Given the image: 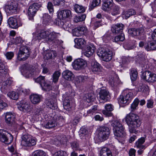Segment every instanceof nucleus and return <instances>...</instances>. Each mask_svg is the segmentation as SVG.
<instances>
[{
    "label": "nucleus",
    "instance_id": "f257e3e1",
    "mask_svg": "<svg viewBox=\"0 0 156 156\" xmlns=\"http://www.w3.org/2000/svg\"><path fill=\"white\" fill-rule=\"evenodd\" d=\"M60 35L59 33L54 31L50 32L48 31H41L40 33L35 32L33 33V37L35 40L47 38V41L48 43L53 45L61 46L63 41L61 40L57 39Z\"/></svg>",
    "mask_w": 156,
    "mask_h": 156
},
{
    "label": "nucleus",
    "instance_id": "f03ea898",
    "mask_svg": "<svg viewBox=\"0 0 156 156\" xmlns=\"http://www.w3.org/2000/svg\"><path fill=\"white\" fill-rule=\"evenodd\" d=\"M141 124L139 117L137 115L130 113L127 115V125L130 133H136L137 131L136 128L139 127Z\"/></svg>",
    "mask_w": 156,
    "mask_h": 156
},
{
    "label": "nucleus",
    "instance_id": "7ed1b4c3",
    "mask_svg": "<svg viewBox=\"0 0 156 156\" xmlns=\"http://www.w3.org/2000/svg\"><path fill=\"white\" fill-rule=\"evenodd\" d=\"M110 133L108 127L105 126H100L97 131L98 137L101 141H104L108 138Z\"/></svg>",
    "mask_w": 156,
    "mask_h": 156
},
{
    "label": "nucleus",
    "instance_id": "20e7f679",
    "mask_svg": "<svg viewBox=\"0 0 156 156\" xmlns=\"http://www.w3.org/2000/svg\"><path fill=\"white\" fill-rule=\"evenodd\" d=\"M30 51L26 46H21L17 54V58L19 61H25L29 56Z\"/></svg>",
    "mask_w": 156,
    "mask_h": 156
},
{
    "label": "nucleus",
    "instance_id": "39448f33",
    "mask_svg": "<svg viewBox=\"0 0 156 156\" xmlns=\"http://www.w3.org/2000/svg\"><path fill=\"white\" fill-rule=\"evenodd\" d=\"M21 145L26 147H30L36 145V141L35 139L32 138L31 136L28 134L23 135L21 137Z\"/></svg>",
    "mask_w": 156,
    "mask_h": 156
},
{
    "label": "nucleus",
    "instance_id": "423d86ee",
    "mask_svg": "<svg viewBox=\"0 0 156 156\" xmlns=\"http://www.w3.org/2000/svg\"><path fill=\"white\" fill-rule=\"evenodd\" d=\"M97 54L99 57H101L103 60L106 62L110 61L112 58V53L111 51H106L102 48H99Z\"/></svg>",
    "mask_w": 156,
    "mask_h": 156
},
{
    "label": "nucleus",
    "instance_id": "0eeeda50",
    "mask_svg": "<svg viewBox=\"0 0 156 156\" xmlns=\"http://www.w3.org/2000/svg\"><path fill=\"white\" fill-rule=\"evenodd\" d=\"M111 125L113 127V130L115 136L117 137L121 136L124 132L122 125L117 120L113 122Z\"/></svg>",
    "mask_w": 156,
    "mask_h": 156
},
{
    "label": "nucleus",
    "instance_id": "6e6552de",
    "mask_svg": "<svg viewBox=\"0 0 156 156\" xmlns=\"http://www.w3.org/2000/svg\"><path fill=\"white\" fill-rule=\"evenodd\" d=\"M41 6V5L40 4L34 3L29 6L28 10V14L30 20L33 19V18L36 13L37 11Z\"/></svg>",
    "mask_w": 156,
    "mask_h": 156
},
{
    "label": "nucleus",
    "instance_id": "1a4fd4ad",
    "mask_svg": "<svg viewBox=\"0 0 156 156\" xmlns=\"http://www.w3.org/2000/svg\"><path fill=\"white\" fill-rule=\"evenodd\" d=\"M35 82L39 83L44 90L47 91H49L51 89V86L49 84L46 82L45 77L44 76H40L36 80Z\"/></svg>",
    "mask_w": 156,
    "mask_h": 156
},
{
    "label": "nucleus",
    "instance_id": "9d476101",
    "mask_svg": "<svg viewBox=\"0 0 156 156\" xmlns=\"http://www.w3.org/2000/svg\"><path fill=\"white\" fill-rule=\"evenodd\" d=\"M73 68L78 70L84 69L87 66L86 61L82 58H78L75 60L72 63Z\"/></svg>",
    "mask_w": 156,
    "mask_h": 156
},
{
    "label": "nucleus",
    "instance_id": "9b49d317",
    "mask_svg": "<svg viewBox=\"0 0 156 156\" xmlns=\"http://www.w3.org/2000/svg\"><path fill=\"white\" fill-rule=\"evenodd\" d=\"M141 78L149 82L156 81V74L149 71H146L142 74Z\"/></svg>",
    "mask_w": 156,
    "mask_h": 156
},
{
    "label": "nucleus",
    "instance_id": "f8f14e48",
    "mask_svg": "<svg viewBox=\"0 0 156 156\" xmlns=\"http://www.w3.org/2000/svg\"><path fill=\"white\" fill-rule=\"evenodd\" d=\"M5 122L9 126H12L15 122V115L11 112L4 113Z\"/></svg>",
    "mask_w": 156,
    "mask_h": 156
},
{
    "label": "nucleus",
    "instance_id": "ddd939ff",
    "mask_svg": "<svg viewBox=\"0 0 156 156\" xmlns=\"http://www.w3.org/2000/svg\"><path fill=\"white\" fill-rule=\"evenodd\" d=\"M6 133L9 134V136H7L6 133L1 132L0 131V140L5 144H9L12 142L13 136L11 133L7 132Z\"/></svg>",
    "mask_w": 156,
    "mask_h": 156
},
{
    "label": "nucleus",
    "instance_id": "4468645a",
    "mask_svg": "<svg viewBox=\"0 0 156 156\" xmlns=\"http://www.w3.org/2000/svg\"><path fill=\"white\" fill-rule=\"evenodd\" d=\"M8 23L9 27L13 29H16L22 25L20 21L19 20V21L18 20L13 17L9 18L8 20Z\"/></svg>",
    "mask_w": 156,
    "mask_h": 156
},
{
    "label": "nucleus",
    "instance_id": "2eb2a0df",
    "mask_svg": "<svg viewBox=\"0 0 156 156\" xmlns=\"http://www.w3.org/2000/svg\"><path fill=\"white\" fill-rule=\"evenodd\" d=\"M124 25L122 23L113 25L111 29L112 33L114 34H117L122 32Z\"/></svg>",
    "mask_w": 156,
    "mask_h": 156
},
{
    "label": "nucleus",
    "instance_id": "dca6fc26",
    "mask_svg": "<svg viewBox=\"0 0 156 156\" xmlns=\"http://www.w3.org/2000/svg\"><path fill=\"white\" fill-rule=\"evenodd\" d=\"M18 108L20 111L24 112H29L31 110L30 105L24 101L21 102L20 105H19Z\"/></svg>",
    "mask_w": 156,
    "mask_h": 156
},
{
    "label": "nucleus",
    "instance_id": "f3484780",
    "mask_svg": "<svg viewBox=\"0 0 156 156\" xmlns=\"http://www.w3.org/2000/svg\"><path fill=\"white\" fill-rule=\"evenodd\" d=\"M95 49V48L93 44H88L87 46L85 51L84 52V55L87 57H90L94 52Z\"/></svg>",
    "mask_w": 156,
    "mask_h": 156
},
{
    "label": "nucleus",
    "instance_id": "a211bd4d",
    "mask_svg": "<svg viewBox=\"0 0 156 156\" xmlns=\"http://www.w3.org/2000/svg\"><path fill=\"white\" fill-rule=\"evenodd\" d=\"M100 99L104 101V102L108 101L110 98L109 92L106 90L101 89L99 93Z\"/></svg>",
    "mask_w": 156,
    "mask_h": 156
},
{
    "label": "nucleus",
    "instance_id": "6ab92c4d",
    "mask_svg": "<svg viewBox=\"0 0 156 156\" xmlns=\"http://www.w3.org/2000/svg\"><path fill=\"white\" fill-rule=\"evenodd\" d=\"M45 103L49 108L52 110L56 109L58 108L56 100L55 98H50L45 101Z\"/></svg>",
    "mask_w": 156,
    "mask_h": 156
},
{
    "label": "nucleus",
    "instance_id": "aec40b11",
    "mask_svg": "<svg viewBox=\"0 0 156 156\" xmlns=\"http://www.w3.org/2000/svg\"><path fill=\"white\" fill-rule=\"evenodd\" d=\"M62 74L63 78L68 81H72L74 79V74L69 70H66L64 71Z\"/></svg>",
    "mask_w": 156,
    "mask_h": 156
},
{
    "label": "nucleus",
    "instance_id": "412c9836",
    "mask_svg": "<svg viewBox=\"0 0 156 156\" xmlns=\"http://www.w3.org/2000/svg\"><path fill=\"white\" fill-rule=\"evenodd\" d=\"M105 108V110L102 111V113L103 114L107 116H111L112 115V113L111 112L114 109V107L111 104H106Z\"/></svg>",
    "mask_w": 156,
    "mask_h": 156
},
{
    "label": "nucleus",
    "instance_id": "4be33fe9",
    "mask_svg": "<svg viewBox=\"0 0 156 156\" xmlns=\"http://www.w3.org/2000/svg\"><path fill=\"white\" fill-rule=\"evenodd\" d=\"M75 46L77 48L83 49L86 44V41L83 38H76L75 40Z\"/></svg>",
    "mask_w": 156,
    "mask_h": 156
},
{
    "label": "nucleus",
    "instance_id": "5701e85b",
    "mask_svg": "<svg viewBox=\"0 0 156 156\" xmlns=\"http://www.w3.org/2000/svg\"><path fill=\"white\" fill-rule=\"evenodd\" d=\"M127 94L122 93L119 98H118V101L120 107H124L127 105Z\"/></svg>",
    "mask_w": 156,
    "mask_h": 156
},
{
    "label": "nucleus",
    "instance_id": "b1692460",
    "mask_svg": "<svg viewBox=\"0 0 156 156\" xmlns=\"http://www.w3.org/2000/svg\"><path fill=\"white\" fill-rule=\"evenodd\" d=\"M58 16H62V19H65L66 18H70L72 16L71 11L67 9L61 10L58 12Z\"/></svg>",
    "mask_w": 156,
    "mask_h": 156
},
{
    "label": "nucleus",
    "instance_id": "393cba45",
    "mask_svg": "<svg viewBox=\"0 0 156 156\" xmlns=\"http://www.w3.org/2000/svg\"><path fill=\"white\" fill-rule=\"evenodd\" d=\"M41 96L36 94H31L30 99L31 102L34 104L39 103L41 101Z\"/></svg>",
    "mask_w": 156,
    "mask_h": 156
},
{
    "label": "nucleus",
    "instance_id": "a878e982",
    "mask_svg": "<svg viewBox=\"0 0 156 156\" xmlns=\"http://www.w3.org/2000/svg\"><path fill=\"white\" fill-rule=\"evenodd\" d=\"M103 4L102 8L104 11H106L108 9L114 4L113 0H103Z\"/></svg>",
    "mask_w": 156,
    "mask_h": 156
},
{
    "label": "nucleus",
    "instance_id": "bb28decb",
    "mask_svg": "<svg viewBox=\"0 0 156 156\" xmlns=\"http://www.w3.org/2000/svg\"><path fill=\"white\" fill-rule=\"evenodd\" d=\"M58 124V125H61L60 124V123L56 122L55 120L53 119L48 122L45 125V127L46 128L49 129L54 128L57 126Z\"/></svg>",
    "mask_w": 156,
    "mask_h": 156
},
{
    "label": "nucleus",
    "instance_id": "cd10ccee",
    "mask_svg": "<svg viewBox=\"0 0 156 156\" xmlns=\"http://www.w3.org/2000/svg\"><path fill=\"white\" fill-rule=\"evenodd\" d=\"M91 69L93 72L99 71L100 70V65L97 62L94 61L91 63Z\"/></svg>",
    "mask_w": 156,
    "mask_h": 156
},
{
    "label": "nucleus",
    "instance_id": "c85d7f7f",
    "mask_svg": "<svg viewBox=\"0 0 156 156\" xmlns=\"http://www.w3.org/2000/svg\"><path fill=\"white\" fill-rule=\"evenodd\" d=\"M101 156H112L111 151L106 147H103L100 151Z\"/></svg>",
    "mask_w": 156,
    "mask_h": 156
},
{
    "label": "nucleus",
    "instance_id": "c756f323",
    "mask_svg": "<svg viewBox=\"0 0 156 156\" xmlns=\"http://www.w3.org/2000/svg\"><path fill=\"white\" fill-rule=\"evenodd\" d=\"M145 141V138L144 137H141L136 142V147L140 149H145L146 148L145 146L142 145Z\"/></svg>",
    "mask_w": 156,
    "mask_h": 156
},
{
    "label": "nucleus",
    "instance_id": "7c9ffc66",
    "mask_svg": "<svg viewBox=\"0 0 156 156\" xmlns=\"http://www.w3.org/2000/svg\"><path fill=\"white\" fill-rule=\"evenodd\" d=\"M109 8L112 15L115 16L119 13V7L118 6L114 4Z\"/></svg>",
    "mask_w": 156,
    "mask_h": 156
},
{
    "label": "nucleus",
    "instance_id": "2f4dec72",
    "mask_svg": "<svg viewBox=\"0 0 156 156\" xmlns=\"http://www.w3.org/2000/svg\"><path fill=\"white\" fill-rule=\"evenodd\" d=\"M7 73V71L6 67L1 60L0 59V76L4 77Z\"/></svg>",
    "mask_w": 156,
    "mask_h": 156
},
{
    "label": "nucleus",
    "instance_id": "473e14b6",
    "mask_svg": "<svg viewBox=\"0 0 156 156\" xmlns=\"http://www.w3.org/2000/svg\"><path fill=\"white\" fill-rule=\"evenodd\" d=\"M64 108L66 111L70 112L71 110V107L70 105V101L67 98H66L63 102Z\"/></svg>",
    "mask_w": 156,
    "mask_h": 156
},
{
    "label": "nucleus",
    "instance_id": "72a5a7b5",
    "mask_svg": "<svg viewBox=\"0 0 156 156\" xmlns=\"http://www.w3.org/2000/svg\"><path fill=\"white\" fill-rule=\"evenodd\" d=\"M23 72L24 73L29 77L31 76L33 74L34 70L32 69L30 65H28L23 69Z\"/></svg>",
    "mask_w": 156,
    "mask_h": 156
},
{
    "label": "nucleus",
    "instance_id": "f704fd0d",
    "mask_svg": "<svg viewBox=\"0 0 156 156\" xmlns=\"http://www.w3.org/2000/svg\"><path fill=\"white\" fill-rule=\"evenodd\" d=\"M129 34L132 36H137L141 34V30L139 29H130L128 30Z\"/></svg>",
    "mask_w": 156,
    "mask_h": 156
},
{
    "label": "nucleus",
    "instance_id": "c9c22d12",
    "mask_svg": "<svg viewBox=\"0 0 156 156\" xmlns=\"http://www.w3.org/2000/svg\"><path fill=\"white\" fill-rule=\"evenodd\" d=\"M145 48L147 51L155 50L156 49V43L153 42H150L145 45Z\"/></svg>",
    "mask_w": 156,
    "mask_h": 156
},
{
    "label": "nucleus",
    "instance_id": "e433bc0d",
    "mask_svg": "<svg viewBox=\"0 0 156 156\" xmlns=\"http://www.w3.org/2000/svg\"><path fill=\"white\" fill-rule=\"evenodd\" d=\"M140 102V100L138 98H136L133 103L131 105L130 107V110L131 112H134L137 108L138 104Z\"/></svg>",
    "mask_w": 156,
    "mask_h": 156
},
{
    "label": "nucleus",
    "instance_id": "4c0bfd02",
    "mask_svg": "<svg viewBox=\"0 0 156 156\" xmlns=\"http://www.w3.org/2000/svg\"><path fill=\"white\" fill-rule=\"evenodd\" d=\"M130 78L132 81H134L137 79V72L136 70L134 69H131L130 70Z\"/></svg>",
    "mask_w": 156,
    "mask_h": 156
},
{
    "label": "nucleus",
    "instance_id": "58836bf2",
    "mask_svg": "<svg viewBox=\"0 0 156 156\" xmlns=\"http://www.w3.org/2000/svg\"><path fill=\"white\" fill-rule=\"evenodd\" d=\"M43 23L44 24L47 25L51 21V17L48 14H44L43 16Z\"/></svg>",
    "mask_w": 156,
    "mask_h": 156
},
{
    "label": "nucleus",
    "instance_id": "ea45409f",
    "mask_svg": "<svg viewBox=\"0 0 156 156\" xmlns=\"http://www.w3.org/2000/svg\"><path fill=\"white\" fill-rule=\"evenodd\" d=\"M74 9L75 11L77 13L83 12L85 10V7L78 4H76L75 5Z\"/></svg>",
    "mask_w": 156,
    "mask_h": 156
},
{
    "label": "nucleus",
    "instance_id": "a19ab883",
    "mask_svg": "<svg viewBox=\"0 0 156 156\" xmlns=\"http://www.w3.org/2000/svg\"><path fill=\"white\" fill-rule=\"evenodd\" d=\"M54 23L57 25L62 27L64 28L66 27L67 23H64L63 21H62L60 19H56L54 21Z\"/></svg>",
    "mask_w": 156,
    "mask_h": 156
},
{
    "label": "nucleus",
    "instance_id": "79ce46f5",
    "mask_svg": "<svg viewBox=\"0 0 156 156\" xmlns=\"http://www.w3.org/2000/svg\"><path fill=\"white\" fill-rule=\"evenodd\" d=\"M53 119L55 120L56 122L60 123V124L61 125L60 126H61L62 125L61 123L60 122L64 121V120L63 117L58 113L54 115Z\"/></svg>",
    "mask_w": 156,
    "mask_h": 156
},
{
    "label": "nucleus",
    "instance_id": "37998d69",
    "mask_svg": "<svg viewBox=\"0 0 156 156\" xmlns=\"http://www.w3.org/2000/svg\"><path fill=\"white\" fill-rule=\"evenodd\" d=\"M56 55L55 52L53 50H48L45 55V57L47 59L55 57Z\"/></svg>",
    "mask_w": 156,
    "mask_h": 156
},
{
    "label": "nucleus",
    "instance_id": "c03bdc74",
    "mask_svg": "<svg viewBox=\"0 0 156 156\" xmlns=\"http://www.w3.org/2000/svg\"><path fill=\"white\" fill-rule=\"evenodd\" d=\"M86 17L85 14H83L78 16H76L74 18V21L76 23L85 20Z\"/></svg>",
    "mask_w": 156,
    "mask_h": 156
},
{
    "label": "nucleus",
    "instance_id": "a18cd8bd",
    "mask_svg": "<svg viewBox=\"0 0 156 156\" xmlns=\"http://www.w3.org/2000/svg\"><path fill=\"white\" fill-rule=\"evenodd\" d=\"M60 75L61 73L59 71L55 72L52 76L53 82L55 83H57L58 81Z\"/></svg>",
    "mask_w": 156,
    "mask_h": 156
},
{
    "label": "nucleus",
    "instance_id": "49530a36",
    "mask_svg": "<svg viewBox=\"0 0 156 156\" xmlns=\"http://www.w3.org/2000/svg\"><path fill=\"white\" fill-rule=\"evenodd\" d=\"M98 106L94 105L90 109L87 111V114L90 115H93L98 112Z\"/></svg>",
    "mask_w": 156,
    "mask_h": 156
},
{
    "label": "nucleus",
    "instance_id": "de8ad7c7",
    "mask_svg": "<svg viewBox=\"0 0 156 156\" xmlns=\"http://www.w3.org/2000/svg\"><path fill=\"white\" fill-rule=\"evenodd\" d=\"M125 38L124 35L121 34L120 35L115 36L112 38V41L113 42H118L119 41H122L124 40Z\"/></svg>",
    "mask_w": 156,
    "mask_h": 156
},
{
    "label": "nucleus",
    "instance_id": "09e8293b",
    "mask_svg": "<svg viewBox=\"0 0 156 156\" xmlns=\"http://www.w3.org/2000/svg\"><path fill=\"white\" fill-rule=\"evenodd\" d=\"M85 97L88 103L93 101L94 99V95L92 93H88L86 94Z\"/></svg>",
    "mask_w": 156,
    "mask_h": 156
},
{
    "label": "nucleus",
    "instance_id": "8fccbe9b",
    "mask_svg": "<svg viewBox=\"0 0 156 156\" xmlns=\"http://www.w3.org/2000/svg\"><path fill=\"white\" fill-rule=\"evenodd\" d=\"M85 79H87V77L85 76H78L76 78V83L77 84L81 83L83 82Z\"/></svg>",
    "mask_w": 156,
    "mask_h": 156
},
{
    "label": "nucleus",
    "instance_id": "3c124183",
    "mask_svg": "<svg viewBox=\"0 0 156 156\" xmlns=\"http://www.w3.org/2000/svg\"><path fill=\"white\" fill-rule=\"evenodd\" d=\"M8 95L11 98L15 100H17L19 97L18 94L14 91L9 93Z\"/></svg>",
    "mask_w": 156,
    "mask_h": 156
},
{
    "label": "nucleus",
    "instance_id": "603ef678",
    "mask_svg": "<svg viewBox=\"0 0 156 156\" xmlns=\"http://www.w3.org/2000/svg\"><path fill=\"white\" fill-rule=\"evenodd\" d=\"M45 153L42 150L35 151L33 153V156H45Z\"/></svg>",
    "mask_w": 156,
    "mask_h": 156
},
{
    "label": "nucleus",
    "instance_id": "864d4df0",
    "mask_svg": "<svg viewBox=\"0 0 156 156\" xmlns=\"http://www.w3.org/2000/svg\"><path fill=\"white\" fill-rule=\"evenodd\" d=\"M54 156H68L66 151H59L56 152L54 155Z\"/></svg>",
    "mask_w": 156,
    "mask_h": 156
},
{
    "label": "nucleus",
    "instance_id": "5fc2aeb1",
    "mask_svg": "<svg viewBox=\"0 0 156 156\" xmlns=\"http://www.w3.org/2000/svg\"><path fill=\"white\" fill-rule=\"evenodd\" d=\"M72 33L73 35L75 36L79 37L82 35L78 27L73 29L72 30Z\"/></svg>",
    "mask_w": 156,
    "mask_h": 156
},
{
    "label": "nucleus",
    "instance_id": "6e6d98bb",
    "mask_svg": "<svg viewBox=\"0 0 156 156\" xmlns=\"http://www.w3.org/2000/svg\"><path fill=\"white\" fill-rule=\"evenodd\" d=\"M101 3V0H93L90 5V7L92 9L98 6Z\"/></svg>",
    "mask_w": 156,
    "mask_h": 156
},
{
    "label": "nucleus",
    "instance_id": "4d7b16f0",
    "mask_svg": "<svg viewBox=\"0 0 156 156\" xmlns=\"http://www.w3.org/2000/svg\"><path fill=\"white\" fill-rule=\"evenodd\" d=\"M139 90L142 92L147 93L148 92V87L146 85H143L141 86Z\"/></svg>",
    "mask_w": 156,
    "mask_h": 156
},
{
    "label": "nucleus",
    "instance_id": "13d9d810",
    "mask_svg": "<svg viewBox=\"0 0 156 156\" xmlns=\"http://www.w3.org/2000/svg\"><path fill=\"white\" fill-rule=\"evenodd\" d=\"M47 8L50 13H52L54 12L53 6L52 3L51 2L48 3L47 6Z\"/></svg>",
    "mask_w": 156,
    "mask_h": 156
},
{
    "label": "nucleus",
    "instance_id": "bf43d9fd",
    "mask_svg": "<svg viewBox=\"0 0 156 156\" xmlns=\"http://www.w3.org/2000/svg\"><path fill=\"white\" fill-rule=\"evenodd\" d=\"M111 38V36L107 34H105L102 37L103 41L105 43L108 42Z\"/></svg>",
    "mask_w": 156,
    "mask_h": 156
},
{
    "label": "nucleus",
    "instance_id": "052dcab7",
    "mask_svg": "<svg viewBox=\"0 0 156 156\" xmlns=\"http://www.w3.org/2000/svg\"><path fill=\"white\" fill-rule=\"evenodd\" d=\"M72 148L75 150H77L79 148V144L76 142L74 141L71 144Z\"/></svg>",
    "mask_w": 156,
    "mask_h": 156
},
{
    "label": "nucleus",
    "instance_id": "680f3d73",
    "mask_svg": "<svg viewBox=\"0 0 156 156\" xmlns=\"http://www.w3.org/2000/svg\"><path fill=\"white\" fill-rule=\"evenodd\" d=\"M94 118L96 121H102L104 119L103 115L101 114L95 115L94 117Z\"/></svg>",
    "mask_w": 156,
    "mask_h": 156
},
{
    "label": "nucleus",
    "instance_id": "e2e57ef3",
    "mask_svg": "<svg viewBox=\"0 0 156 156\" xmlns=\"http://www.w3.org/2000/svg\"><path fill=\"white\" fill-rule=\"evenodd\" d=\"M82 34H83L87 31V28L85 26H81L77 27Z\"/></svg>",
    "mask_w": 156,
    "mask_h": 156
},
{
    "label": "nucleus",
    "instance_id": "0e129e2a",
    "mask_svg": "<svg viewBox=\"0 0 156 156\" xmlns=\"http://www.w3.org/2000/svg\"><path fill=\"white\" fill-rule=\"evenodd\" d=\"M63 86L64 87L68 89L69 92L72 93L73 90L72 89V87L70 84L68 82H66L63 83Z\"/></svg>",
    "mask_w": 156,
    "mask_h": 156
},
{
    "label": "nucleus",
    "instance_id": "69168bd1",
    "mask_svg": "<svg viewBox=\"0 0 156 156\" xmlns=\"http://www.w3.org/2000/svg\"><path fill=\"white\" fill-rule=\"evenodd\" d=\"M154 102L153 100L150 99L147 101V107L148 108H152L153 107Z\"/></svg>",
    "mask_w": 156,
    "mask_h": 156
},
{
    "label": "nucleus",
    "instance_id": "338daca9",
    "mask_svg": "<svg viewBox=\"0 0 156 156\" xmlns=\"http://www.w3.org/2000/svg\"><path fill=\"white\" fill-rule=\"evenodd\" d=\"M13 42L15 44H18L21 43L22 42V40L20 37H17L13 39Z\"/></svg>",
    "mask_w": 156,
    "mask_h": 156
},
{
    "label": "nucleus",
    "instance_id": "774afa93",
    "mask_svg": "<svg viewBox=\"0 0 156 156\" xmlns=\"http://www.w3.org/2000/svg\"><path fill=\"white\" fill-rule=\"evenodd\" d=\"M42 109L41 108H35L34 112L35 115H39L42 113Z\"/></svg>",
    "mask_w": 156,
    "mask_h": 156
}]
</instances>
